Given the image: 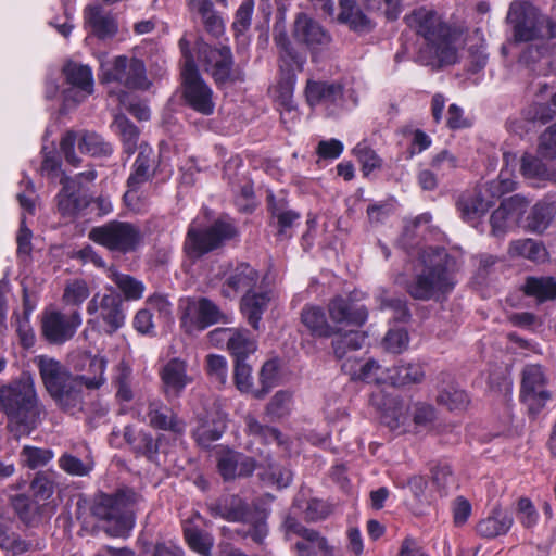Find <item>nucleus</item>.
<instances>
[{
    "label": "nucleus",
    "mask_w": 556,
    "mask_h": 556,
    "mask_svg": "<svg viewBox=\"0 0 556 556\" xmlns=\"http://www.w3.org/2000/svg\"><path fill=\"white\" fill-rule=\"evenodd\" d=\"M0 413L7 418V429L15 438L29 435L47 416L34 379L23 377L0 386Z\"/></svg>",
    "instance_id": "f257e3e1"
},
{
    "label": "nucleus",
    "mask_w": 556,
    "mask_h": 556,
    "mask_svg": "<svg viewBox=\"0 0 556 556\" xmlns=\"http://www.w3.org/2000/svg\"><path fill=\"white\" fill-rule=\"evenodd\" d=\"M404 21L433 48L441 63H455L457 53L452 45L451 28L435 10L427 7L414 9L405 15Z\"/></svg>",
    "instance_id": "f03ea898"
},
{
    "label": "nucleus",
    "mask_w": 556,
    "mask_h": 556,
    "mask_svg": "<svg viewBox=\"0 0 556 556\" xmlns=\"http://www.w3.org/2000/svg\"><path fill=\"white\" fill-rule=\"evenodd\" d=\"M140 498L132 489L121 488L113 494L99 495L92 514L99 519L114 522L113 535H123L135 525L134 507Z\"/></svg>",
    "instance_id": "7ed1b4c3"
},
{
    "label": "nucleus",
    "mask_w": 556,
    "mask_h": 556,
    "mask_svg": "<svg viewBox=\"0 0 556 556\" xmlns=\"http://www.w3.org/2000/svg\"><path fill=\"white\" fill-rule=\"evenodd\" d=\"M238 235L236 226L226 219L218 218L207 227H200L194 222L190 224L184 250L191 258L201 256L220 248L226 241Z\"/></svg>",
    "instance_id": "20e7f679"
},
{
    "label": "nucleus",
    "mask_w": 556,
    "mask_h": 556,
    "mask_svg": "<svg viewBox=\"0 0 556 556\" xmlns=\"http://www.w3.org/2000/svg\"><path fill=\"white\" fill-rule=\"evenodd\" d=\"M274 42L278 51L280 72L277 91L282 101L288 103L294 91L296 73L302 72L306 63V54L295 49L285 31L276 34Z\"/></svg>",
    "instance_id": "39448f33"
},
{
    "label": "nucleus",
    "mask_w": 556,
    "mask_h": 556,
    "mask_svg": "<svg viewBox=\"0 0 556 556\" xmlns=\"http://www.w3.org/2000/svg\"><path fill=\"white\" fill-rule=\"evenodd\" d=\"M88 325L105 334H113L125 325L123 301L115 292L96 293L87 304Z\"/></svg>",
    "instance_id": "423d86ee"
},
{
    "label": "nucleus",
    "mask_w": 556,
    "mask_h": 556,
    "mask_svg": "<svg viewBox=\"0 0 556 556\" xmlns=\"http://www.w3.org/2000/svg\"><path fill=\"white\" fill-rule=\"evenodd\" d=\"M439 258L431 266L416 275V277L407 285V292L416 300L428 301L438 299L441 294H445L453 290L455 281L442 263L441 253L437 254Z\"/></svg>",
    "instance_id": "0eeeda50"
},
{
    "label": "nucleus",
    "mask_w": 556,
    "mask_h": 556,
    "mask_svg": "<svg viewBox=\"0 0 556 556\" xmlns=\"http://www.w3.org/2000/svg\"><path fill=\"white\" fill-rule=\"evenodd\" d=\"M101 83H116L128 89H148L149 80L147 77L146 65L143 61L137 58H127L118 55L111 61L101 63L100 66Z\"/></svg>",
    "instance_id": "6e6552de"
},
{
    "label": "nucleus",
    "mask_w": 556,
    "mask_h": 556,
    "mask_svg": "<svg viewBox=\"0 0 556 556\" xmlns=\"http://www.w3.org/2000/svg\"><path fill=\"white\" fill-rule=\"evenodd\" d=\"M199 61L217 86L243 80V73L239 70H233V56L228 46L212 47L201 43L199 47Z\"/></svg>",
    "instance_id": "1a4fd4ad"
},
{
    "label": "nucleus",
    "mask_w": 556,
    "mask_h": 556,
    "mask_svg": "<svg viewBox=\"0 0 556 556\" xmlns=\"http://www.w3.org/2000/svg\"><path fill=\"white\" fill-rule=\"evenodd\" d=\"M89 239L111 251L128 253L138 247L141 233L130 223L112 220L92 228L89 232Z\"/></svg>",
    "instance_id": "9d476101"
},
{
    "label": "nucleus",
    "mask_w": 556,
    "mask_h": 556,
    "mask_svg": "<svg viewBox=\"0 0 556 556\" xmlns=\"http://www.w3.org/2000/svg\"><path fill=\"white\" fill-rule=\"evenodd\" d=\"M548 378L542 366L531 364L525 366L521 379V401L531 415L535 416L551 399L547 390Z\"/></svg>",
    "instance_id": "9b49d317"
},
{
    "label": "nucleus",
    "mask_w": 556,
    "mask_h": 556,
    "mask_svg": "<svg viewBox=\"0 0 556 556\" xmlns=\"http://www.w3.org/2000/svg\"><path fill=\"white\" fill-rule=\"evenodd\" d=\"M293 39L306 47L312 54V59L315 60L316 54L325 49L331 40L330 35L324 29V27L312 16L304 12H300L295 15L292 26Z\"/></svg>",
    "instance_id": "f8f14e48"
},
{
    "label": "nucleus",
    "mask_w": 556,
    "mask_h": 556,
    "mask_svg": "<svg viewBox=\"0 0 556 556\" xmlns=\"http://www.w3.org/2000/svg\"><path fill=\"white\" fill-rule=\"evenodd\" d=\"M144 421L152 429L165 431L175 437H182L187 429L185 419L159 397L148 400Z\"/></svg>",
    "instance_id": "ddd939ff"
},
{
    "label": "nucleus",
    "mask_w": 556,
    "mask_h": 556,
    "mask_svg": "<svg viewBox=\"0 0 556 556\" xmlns=\"http://www.w3.org/2000/svg\"><path fill=\"white\" fill-rule=\"evenodd\" d=\"M180 75L182 80L184 98L187 104L203 115L213 114L215 109L213 90L202 78L199 70Z\"/></svg>",
    "instance_id": "4468645a"
},
{
    "label": "nucleus",
    "mask_w": 556,
    "mask_h": 556,
    "mask_svg": "<svg viewBox=\"0 0 556 556\" xmlns=\"http://www.w3.org/2000/svg\"><path fill=\"white\" fill-rule=\"evenodd\" d=\"M81 325V316L75 311L65 315L58 311L46 313L42 318L41 329L47 341L53 344H62L73 338Z\"/></svg>",
    "instance_id": "2eb2a0df"
},
{
    "label": "nucleus",
    "mask_w": 556,
    "mask_h": 556,
    "mask_svg": "<svg viewBox=\"0 0 556 556\" xmlns=\"http://www.w3.org/2000/svg\"><path fill=\"white\" fill-rule=\"evenodd\" d=\"M529 202L526 198L515 194L504 199L490 217L491 232L495 237L503 236L516 226L526 213Z\"/></svg>",
    "instance_id": "dca6fc26"
},
{
    "label": "nucleus",
    "mask_w": 556,
    "mask_h": 556,
    "mask_svg": "<svg viewBox=\"0 0 556 556\" xmlns=\"http://www.w3.org/2000/svg\"><path fill=\"white\" fill-rule=\"evenodd\" d=\"M63 73L67 84L71 85V88L64 93L66 101L80 103L93 92L94 81L89 66L68 62L65 64Z\"/></svg>",
    "instance_id": "f3484780"
},
{
    "label": "nucleus",
    "mask_w": 556,
    "mask_h": 556,
    "mask_svg": "<svg viewBox=\"0 0 556 556\" xmlns=\"http://www.w3.org/2000/svg\"><path fill=\"white\" fill-rule=\"evenodd\" d=\"M187 368V363L180 358H172L162 367L160 371L161 390L166 400L180 397L186 387L192 382V377L188 375Z\"/></svg>",
    "instance_id": "a211bd4d"
},
{
    "label": "nucleus",
    "mask_w": 556,
    "mask_h": 556,
    "mask_svg": "<svg viewBox=\"0 0 556 556\" xmlns=\"http://www.w3.org/2000/svg\"><path fill=\"white\" fill-rule=\"evenodd\" d=\"M224 317L219 307L206 298L188 299L182 313V321H189L200 330L222 321Z\"/></svg>",
    "instance_id": "6ab92c4d"
},
{
    "label": "nucleus",
    "mask_w": 556,
    "mask_h": 556,
    "mask_svg": "<svg viewBox=\"0 0 556 556\" xmlns=\"http://www.w3.org/2000/svg\"><path fill=\"white\" fill-rule=\"evenodd\" d=\"M305 98L309 106L325 105L337 109L343 105V86L334 81L308 79L305 86Z\"/></svg>",
    "instance_id": "aec40b11"
},
{
    "label": "nucleus",
    "mask_w": 556,
    "mask_h": 556,
    "mask_svg": "<svg viewBox=\"0 0 556 556\" xmlns=\"http://www.w3.org/2000/svg\"><path fill=\"white\" fill-rule=\"evenodd\" d=\"M62 189L56 194L58 212L63 217H75L90 204L86 194L79 191L78 182L68 177L61 178Z\"/></svg>",
    "instance_id": "412c9836"
},
{
    "label": "nucleus",
    "mask_w": 556,
    "mask_h": 556,
    "mask_svg": "<svg viewBox=\"0 0 556 556\" xmlns=\"http://www.w3.org/2000/svg\"><path fill=\"white\" fill-rule=\"evenodd\" d=\"M328 312L331 320L336 324L363 326L368 318L365 305L341 295L329 302Z\"/></svg>",
    "instance_id": "4be33fe9"
},
{
    "label": "nucleus",
    "mask_w": 556,
    "mask_h": 556,
    "mask_svg": "<svg viewBox=\"0 0 556 556\" xmlns=\"http://www.w3.org/2000/svg\"><path fill=\"white\" fill-rule=\"evenodd\" d=\"M84 20L91 34L100 40L112 39L118 31L115 16L100 4L87 5L84 10Z\"/></svg>",
    "instance_id": "5701e85b"
},
{
    "label": "nucleus",
    "mask_w": 556,
    "mask_h": 556,
    "mask_svg": "<svg viewBox=\"0 0 556 556\" xmlns=\"http://www.w3.org/2000/svg\"><path fill=\"white\" fill-rule=\"evenodd\" d=\"M217 468L224 480L250 477L255 470V460L240 452L225 450L219 453Z\"/></svg>",
    "instance_id": "b1692460"
},
{
    "label": "nucleus",
    "mask_w": 556,
    "mask_h": 556,
    "mask_svg": "<svg viewBox=\"0 0 556 556\" xmlns=\"http://www.w3.org/2000/svg\"><path fill=\"white\" fill-rule=\"evenodd\" d=\"M493 201L482 186L473 191L463 193L457 201V208L464 220L475 223L489 211Z\"/></svg>",
    "instance_id": "393cba45"
},
{
    "label": "nucleus",
    "mask_w": 556,
    "mask_h": 556,
    "mask_svg": "<svg viewBox=\"0 0 556 556\" xmlns=\"http://www.w3.org/2000/svg\"><path fill=\"white\" fill-rule=\"evenodd\" d=\"M253 508L239 495H227L208 505V511L213 517H219L229 522L248 520Z\"/></svg>",
    "instance_id": "a878e982"
},
{
    "label": "nucleus",
    "mask_w": 556,
    "mask_h": 556,
    "mask_svg": "<svg viewBox=\"0 0 556 556\" xmlns=\"http://www.w3.org/2000/svg\"><path fill=\"white\" fill-rule=\"evenodd\" d=\"M35 363L49 395L76 377L54 358L41 355L36 358Z\"/></svg>",
    "instance_id": "bb28decb"
},
{
    "label": "nucleus",
    "mask_w": 556,
    "mask_h": 556,
    "mask_svg": "<svg viewBox=\"0 0 556 556\" xmlns=\"http://www.w3.org/2000/svg\"><path fill=\"white\" fill-rule=\"evenodd\" d=\"M190 15L199 17L205 30L214 37H219L225 31V23L213 0H185Z\"/></svg>",
    "instance_id": "cd10ccee"
},
{
    "label": "nucleus",
    "mask_w": 556,
    "mask_h": 556,
    "mask_svg": "<svg viewBox=\"0 0 556 556\" xmlns=\"http://www.w3.org/2000/svg\"><path fill=\"white\" fill-rule=\"evenodd\" d=\"M257 280V271L249 264L241 263L227 275L222 287V294L225 298H233L240 291L251 292Z\"/></svg>",
    "instance_id": "c85d7f7f"
},
{
    "label": "nucleus",
    "mask_w": 556,
    "mask_h": 556,
    "mask_svg": "<svg viewBox=\"0 0 556 556\" xmlns=\"http://www.w3.org/2000/svg\"><path fill=\"white\" fill-rule=\"evenodd\" d=\"M123 437L134 453L153 463L157 460L160 443L165 438L164 434L154 438L150 432L142 430L136 432L130 426L124 428Z\"/></svg>",
    "instance_id": "c756f323"
},
{
    "label": "nucleus",
    "mask_w": 556,
    "mask_h": 556,
    "mask_svg": "<svg viewBox=\"0 0 556 556\" xmlns=\"http://www.w3.org/2000/svg\"><path fill=\"white\" fill-rule=\"evenodd\" d=\"M269 514V509L254 505L248 520L241 521L248 527L237 529L236 533L242 539H251L258 546L265 545L266 538L269 534L267 522Z\"/></svg>",
    "instance_id": "7c9ffc66"
},
{
    "label": "nucleus",
    "mask_w": 556,
    "mask_h": 556,
    "mask_svg": "<svg viewBox=\"0 0 556 556\" xmlns=\"http://www.w3.org/2000/svg\"><path fill=\"white\" fill-rule=\"evenodd\" d=\"M151 165L152 151L150 149L148 151L146 149H142L138 153L136 161L132 165V172L127 179L128 190L125 192L124 199L128 205H130L131 202L135 200L139 187L142 184L147 182L153 176Z\"/></svg>",
    "instance_id": "2f4dec72"
},
{
    "label": "nucleus",
    "mask_w": 556,
    "mask_h": 556,
    "mask_svg": "<svg viewBox=\"0 0 556 556\" xmlns=\"http://www.w3.org/2000/svg\"><path fill=\"white\" fill-rule=\"evenodd\" d=\"M267 206L271 217L276 220L278 235L285 236L287 230L296 224L301 214L289 206V202L282 193L267 195Z\"/></svg>",
    "instance_id": "473e14b6"
},
{
    "label": "nucleus",
    "mask_w": 556,
    "mask_h": 556,
    "mask_svg": "<svg viewBox=\"0 0 556 556\" xmlns=\"http://www.w3.org/2000/svg\"><path fill=\"white\" fill-rule=\"evenodd\" d=\"M84 387L80 379L75 377L50 396L62 410L75 414L81 412L84 407Z\"/></svg>",
    "instance_id": "72a5a7b5"
},
{
    "label": "nucleus",
    "mask_w": 556,
    "mask_h": 556,
    "mask_svg": "<svg viewBox=\"0 0 556 556\" xmlns=\"http://www.w3.org/2000/svg\"><path fill=\"white\" fill-rule=\"evenodd\" d=\"M301 321L314 338H330L337 333V328L328 321L325 311L316 305H306L301 312Z\"/></svg>",
    "instance_id": "f704fd0d"
},
{
    "label": "nucleus",
    "mask_w": 556,
    "mask_h": 556,
    "mask_svg": "<svg viewBox=\"0 0 556 556\" xmlns=\"http://www.w3.org/2000/svg\"><path fill=\"white\" fill-rule=\"evenodd\" d=\"M513 522V517L507 511L495 507L488 517L477 523L476 531L482 538L494 539L506 534Z\"/></svg>",
    "instance_id": "c9c22d12"
},
{
    "label": "nucleus",
    "mask_w": 556,
    "mask_h": 556,
    "mask_svg": "<svg viewBox=\"0 0 556 556\" xmlns=\"http://www.w3.org/2000/svg\"><path fill=\"white\" fill-rule=\"evenodd\" d=\"M269 303L267 292H247L240 303V309L249 325L255 329H260L262 316Z\"/></svg>",
    "instance_id": "e433bc0d"
},
{
    "label": "nucleus",
    "mask_w": 556,
    "mask_h": 556,
    "mask_svg": "<svg viewBox=\"0 0 556 556\" xmlns=\"http://www.w3.org/2000/svg\"><path fill=\"white\" fill-rule=\"evenodd\" d=\"M556 215V201L543 199L531 208L526 228L535 233L544 232L552 224Z\"/></svg>",
    "instance_id": "4c0bfd02"
},
{
    "label": "nucleus",
    "mask_w": 556,
    "mask_h": 556,
    "mask_svg": "<svg viewBox=\"0 0 556 556\" xmlns=\"http://www.w3.org/2000/svg\"><path fill=\"white\" fill-rule=\"evenodd\" d=\"M521 290L538 303L556 300V279L551 276L527 277Z\"/></svg>",
    "instance_id": "58836bf2"
},
{
    "label": "nucleus",
    "mask_w": 556,
    "mask_h": 556,
    "mask_svg": "<svg viewBox=\"0 0 556 556\" xmlns=\"http://www.w3.org/2000/svg\"><path fill=\"white\" fill-rule=\"evenodd\" d=\"M424 378L425 371L419 363H401L387 368V383L394 387L419 383Z\"/></svg>",
    "instance_id": "ea45409f"
},
{
    "label": "nucleus",
    "mask_w": 556,
    "mask_h": 556,
    "mask_svg": "<svg viewBox=\"0 0 556 556\" xmlns=\"http://www.w3.org/2000/svg\"><path fill=\"white\" fill-rule=\"evenodd\" d=\"M342 369L351 376L352 380H361L367 383H387V368H382L375 359H369L358 369L354 364L346 361L342 364Z\"/></svg>",
    "instance_id": "a19ab883"
},
{
    "label": "nucleus",
    "mask_w": 556,
    "mask_h": 556,
    "mask_svg": "<svg viewBox=\"0 0 556 556\" xmlns=\"http://www.w3.org/2000/svg\"><path fill=\"white\" fill-rule=\"evenodd\" d=\"M339 18L355 31H369L372 28L371 21L357 7L355 0H340Z\"/></svg>",
    "instance_id": "79ce46f5"
},
{
    "label": "nucleus",
    "mask_w": 556,
    "mask_h": 556,
    "mask_svg": "<svg viewBox=\"0 0 556 556\" xmlns=\"http://www.w3.org/2000/svg\"><path fill=\"white\" fill-rule=\"evenodd\" d=\"M112 384L116 390L115 396L119 402L128 403L132 401V369L124 359H122L113 369Z\"/></svg>",
    "instance_id": "37998d69"
},
{
    "label": "nucleus",
    "mask_w": 556,
    "mask_h": 556,
    "mask_svg": "<svg viewBox=\"0 0 556 556\" xmlns=\"http://www.w3.org/2000/svg\"><path fill=\"white\" fill-rule=\"evenodd\" d=\"M301 539L294 545L298 556H316L319 553L328 556L332 553L327 539L314 529L304 531Z\"/></svg>",
    "instance_id": "c03bdc74"
},
{
    "label": "nucleus",
    "mask_w": 556,
    "mask_h": 556,
    "mask_svg": "<svg viewBox=\"0 0 556 556\" xmlns=\"http://www.w3.org/2000/svg\"><path fill=\"white\" fill-rule=\"evenodd\" d=\"M108 361L102 355H93L88 358L86 374L77 376L87 389H100L106 381L105 369Z\"/></svg>",
    "instance_id": "a18cd8bd"
},
{
    "label": "nucleus",
    "mask_w": 556,
    "mask_h": 556,
    "mask_svg": "<svg viewBox=\"0 0 556 556\" xmlns=\"http://www.w3.org/2000/svg\"><path fill=\"white\" fill-rule=\"evenodd\" d=\"M115 132L121 137L124 151L131 155L138 148L139 129L125 115H116L112 124Z\"/></svg>",
    "instance_id": "49530a36"
},
{
    "label": "nucleus",
    "mask_w": 556,
    "mask_h": 556,
    "mask_svg": "<svg viewBox=\"0 0 556 556\" xmlns=\"http://www.w3.org/2000/svg\"><path fill=\"white\" fill-rule=\"evenodd\" d=\"M508 253L513 257H523L532 262H542L547 255L545 247L533 239H520L510 242Z\"/></svg>",
    "instance_id": "de8ad7c7"
},
{
    "label": "nucleus",
    "mask_w": 556,
    "mask_h": 556,
    "mask_svg": "<svg viewBox=\"0 0 556 556\" xmlns=\"http://www.w3.org/2000/svg\"><path fill=\"white\" fill-rule=\"evenodd\" d=\"M78 149L81 153L97 157L110 156L113 153L112 146L93 131H81L79 134Z\"/></svg>",
    "instance_id": "09e8293b"
},
{
    "label": "nucleus",
    "mask_w": 556,
    "mask_h": 556,
    "mask_svg": "<svg viewBox=\"0 0 556 556\" xmlns=\"http://www.w3.org/2000/svg\"><path fill=\"white\" fill-rule=\"evenodd\" d=\"M366 341V334L362 331H349L344 332L337 339L332 341V348L334 356L339 359H343L348 357L346 361H350L349 354L351 352H355L361 350Z\"/></svg>",
    "instance_id": "8fccbe9b"
},
{
    "label": "nucleus",
    "mask_w": 556,
    "mask_h": 556,
    "mask_svg": "<svg viewBox=\"0 0 556 556\" xmlns=\"http://www.w3.org/2000/svg\"><path fill=\"white\" fill-rule=\"evenodd\" d=\"M184 536L189 547L202 556H212L213 538L190 522L184 526Z\"/></svg>",
    "instance_id": "3c124183"
},
{
    "label": "nucleus",
    "mask_w": 556,
    "mask_h": 556,
    "mask_svg": "<svg viewBox=\"0 0 556 556\" xmlns=\"http://www.w3.org/2000/svg\"><path fill=\"white\" fill-rule=\"evenodd\" d=\"M108 277L118 287L127 300H139L143 295L144 285L136 278L121 274L115 268L108 269Z\"/></svg>",
    "instance_id": "603ef678"
},
{
    "label": "nucleus",
    "mask_w": 556,
    "mask_h": 556,
    "mask_svg": "<svg viewBox=\"0 0 556 556\" xmlns=\"http://www.w3.org/2000/svg\"><path fill=\"white\" fill-rule=\"evenodd\" d=\"M257 350V342L251 338L245 329H236L228 348L235 361H245Z\"/></svg>",
    "instance_id": "864d4df0"
},
{
    "label": "nucleus",
    "mask_w": 556,
    "mask_h": 556,
    "mask_svg": "<svg viewBox=\"0 0 556 556\" xmlns=\"http://www.w3.org/2000/svg\"><path fill=\"white\" fill-rule=\"evenodd\" d=\"M245 433L264 444L280 443L281 433L277 428L261 424L253 415L244 417Z\"/></svg>",
    "instance_id": "5fc2aeb1"
},
{
    "label": "nucleus",
    "mask_w": 556,
    "mask_h": 556,
    "mask_svg": "<svg viewBox=\"0 0 556 556\" xmlns=\"http://www.w3.org/2000/svg\"><path fill=\"white\" fill-rule=\"evenodd\" d=\"M226 430L225 421L219 418L217 420L202 421L193 431V438L202 447H210V445L219 440Z\"/></svg>",
    "instance_id": "6e6d98bb"
},
{
    "label": "nucleus",
    "mask_w": 556,
    "mask_h": 556,
    "mask_svg": "<svg viewBox=\"0 0 556 556\" xmlns=\"http://www.w3.org/2000/svg\"><path fill=\"white\" fill-rule=\"evenodd\" d=\"M522 114L527 121L542 125L553 121L556 118V92L548 103L534 102L526 108Z\"/></svg>",
    "instance_id": "4d7b16f0"
},
{
    "label": "nucleus",
    "mask_w": 556,
    "mask_h": 556,
    "mask_svg": "<svg viewBox=\"0 0 556 556\" xmlns=\"http://www.w3.org/2000/svg\"><path fill=\"white\" fill-rule=\"evenodd\" d=\"M55 489V473L53 471H39L30 483V491L36 500H49Z\"/></svg>",
    "instance_id": "13d9d810"
},
{
    "label": "nucleus",
    "mask_w": 556,
    "mask_h": 556,
    "mask_svg": "<svg viewBox=\"0 0 556 556\" xmlns=\"http://www.w3.org/2000/svg\"><path fill=\"white\" fill-rule=\"evenodd\" d=\"M353 153L362 164V170L365 176H368L372 170L379 169L382 166V159L366 141L357 143L353 149Z\"/></svg>",
    "instance_id": "bf43d9fd"
},
{
    "label": "nucleus",
    "mask_w": 556,
    "mask_h": 556,
    "mask_svg": "<svg viewBox=\"0 0 556 556\" xmlns=\"http://www.w3.org/2000/svg\"><path fill=\"white\" fill-rule=\"evenodd\" d=\"M437 401L448 410L464 409L469 403L467 393L455 386H450L440 391Z\"/></svg>",
    "instance_id": "052dcab7"
},
{
    "label": "nucleus",
    "mask_w": 556,
    "mask_h": 556,
    "mask_svg": "<svg viewBox=\"0 0 556 556\" xmlns=\"http://www.w3.org/2000/svg\"><path fill=\"white\" fill-rule=\"evenodd\" d=\"M12 506L18 518L28 526L39 519L38 505L24 494L14 496Z\"/></svg>",
    "instance_id": "680f3d73"
},
{
    "label": "nucleus",
    "mask_w": 556,
    "mask_h": 556,
    "mask_svg": "<svg viewBox=\"0 0 556 556\" xmlns=\"http://www.w3.org/2000/svg\"><path fill=\"white\" fill-rule=\"evenodd\" d=\"M278 369L279 366L275 359H269L264 363L260 371V383L262 387L253 392L255 399L261 400L265 397L273 389L278 377Z\"/></svg>",
    "instance_id": "e2e57ef3"
},
{
    "label": "nucleus",
    "mask_w": 556,
    "mask_h": 556,
    "mask_svg": "<svg viewBox=\"0 0 556 556\" xmlns=\"http://www.w3.org/2000/svg\"><path fill=\"white\" fill-rule=\"evenodd\" d=\"M402 1L403 0H361L367 11L382 14L390 21L396 20L401 14Z\"/></svg>",
    "instance_id": "0e129e2a"
},
{
    "label": "nucleus",
    "mask_w": 556,
    "mask_h": 556,
    "mask_svg": "<svg viewBox=\"0 0 556 556\" xmlns=\"http://www.w3.org/2000/svg\"><path fill=\"white\" fill-rule=\"evenodd\" d=\"M90 295V289L86 280L73 279L65 286L63 301L67 305L79 306Z\"/></svg>",
    "instance_id": "69168bd1"
},
{
    "label": "nucleus",
    "mask_w": 556,
    "mask_h": 556,
    "mask_svg": "<svg viewBox=\"0 0 556 556\" xmlns=\"http://www.w3.org/2000/svg\"><path fill=\"white\" fill-rule=\"evenodd\" d=\"M21 457L24 465L30 469H36L47 465L53 458V452L49 448L26 445L21 452Z\"/></svg>",
    "instance_id": "338daca9"
},
{
    "label": "nucleus",
    "mask_w": 556,
    "mask_h": 556,
    "mask_svg": "<svg viewBox=\"0 0 556 556\" xmlns=\"http://www.w3.org/2000/svg\"><path fill=\"white\" fill-rule=\"evenodd\" d=\"M432 484L437 488L440 496L447 494V490L454 483L453 471L447 463H438L431 468Z\"/></svg>",
    "instance_id": "774afa93"
}]
</instances>
